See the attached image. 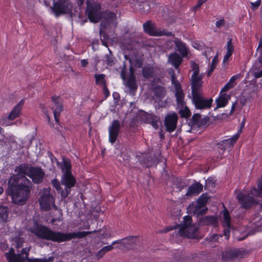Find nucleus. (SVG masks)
Wrapping results in <instances>:
<instances>
[{
  "label": "nucleus",
  "instance_id": "nucleus-50",
  "mask_svg": "<svg viewBox=\"0 0 262 262\" xmlns=\"http://www.w3.org/2000/svg\"><path fill=\"white\" fill-rule=\"evenodd\" d=\"M233 88V85L227 82L224 87L222 89L221 91V93H225L224 92L228 91L230 89Z\"/></svg>",
  "mask_w": 262,
  "mask_h": 262
},
{
  "label": "nucleus",
  "instance_id": "nucleus-9",
  "mask_svg": "<svg viewBox=\"0 0 262 262\" xmlns=\"http://www.w3.org/2000/svg\"><path fill=\"white\" fill-rule=\"evenodd\" d=\"M246 254L247 251L244 249H231L223 252L222 259L225 261L233 260L235 258L243 257Z\"/></svg>",
  "mask_w": 262,
  "mask_h": 262
},
{
  "label": "nucleus",
  "instance_id": "nucleus-5",
  "mask_svg": "<svg viewBox=\"0 0 262 262\" xmlns=\"http://www.w3.org/2000/svg\"><path fill=\"white\" fill-rule=\"evenodd\" d=\"M192 102L195 107L198 110H206L210 108L213 102V99H205L203 97L202 91L191 93Z\"/></svg>",
  "mask_w": 262,
  "mask_h": 262
},
{
  "label": "nucleus",
  "instance_id": "nucleus-53",
  "mask_svg": "<svg viewBox=\"0 0 262 262\" xmlns=\"http://www.w3.org/2000/svg\"><path fill=\"white\" fill-rule=\"evenodd\" d=\"M150 124L155 129L159 128V120L156 117L152 119Z\"/></svg>",
  "mask_w": 262,
  "mask_h": 262
},
{
  "label": "nucleus",
  "instance_id": "nucleus-46",
  "mask_svg": "<svg viewBox=\"0 0 262 262\" xmlns=\"http://www.w3.org/2000/svg\"><path fill=\"white\" fill-rule=\"evenodd\" d=\"M225 228L224 229L223 231V234L224 236H225V238L226 239H228L230 237V228H231V225L229 226H224Z\"/></svg>",
  "mask_w": 262,
  "mask_h": 262
},
{
  "label": "nucleus",
  "instance_id": "nucleus-58",
  "mask_svg": "<svg viewBox=\"0 0 262 262\" xmlns=\"http://www.w3.org/2000/svg\"><path fill=\"white\" fill-rule=\"evenodd\" d=\"M208 208L205 206V207L201 209L198 213L196 214L197 216L203 215L206 213Z\"/></svg>",
  "mask_w": 262,
  "mask_h": 262
},
{
  "label": "nucleus",
  "instance_id": "nucleus-36",
  "mask_svg": "<svg viewBox=\"0 0 262 262\" xmlns=\"http://www.w3.org/2000/svg\"><path fill=\"white\" fill-rule=\"evenodd\" d=\"M179 114L181 117L188 118L191 116V112L188 107L185 106L184 109H181L179 111Z\"/></svg>",
  "mask_w": 262,
  "mask_h": 262
},
{
  "label": "nucleus",
  "instance_id": "nucleus-15",
  "mask_svg": "<svg viewBox=\"0 0 262 262\" xmlns=\"http://www.w3.org/2000/svg\"><path fill=\"white\" fill-rule=\"evenodd\" d=\"M237 199L240 203L242 208L244 209H248L253 205L256 204L258 202L252 196L246 195L244 193H239L237 195Z\"/></svg>",
  "mask_w": 262,
  "mask_h": 262
},
{
  "label": "nucleus",
  "instance_id": "nucleus-26",
  "mask_svg": "<svg viewBox=\"0 0 262 262\" xmlns=\"http://www.w3.org/2000/svg\"><path fill=\"white\" fill-rule=\"evenodd\" d=\"M24 104V100L22 99L10 113L9 116V118L11 120H13L17 117H19V115L20 113V111L21 109V107Z\"/></svg>",
  "mask_w": 262,
  "mask_h": 262
},
{
  "label": "nucleus",
  "instance_id": "nucleus-41",
  "mask_svg": "<svg viewBox=\"0 0 262 262\" xmlns=\"http://www.w3.org/2000/svg\"><path fill=\"white\" fill-rule=\"evenodd\" d=\"M188 209L190 212L196 214L201 209H199V207L195 205L194 202H192L189 204Z\"/></svg>",
  "mask_w": 262,
  "mask_h": 262
},
{
  "label": "nucleus",
  "instance_id": "nucleus-11",
  "mask_svg": "<svg viewBox=\"0 0 262 262\" xmlns=\"http://www.w3.org/2000/svg\"><path fill=\"white\" fill-rule=\"evenodd\" d=\"M178 116L175 112L167 114L164 119V125L166 130L169 133L173 132L177 128Z\"/></svg>",
  "mask_w": 262,
  "mask_h": 262
},
{
  "label": "nucleus",
  "instance_id": "nucleus-43",
  "mask_svg": "<svg viewBox=\"0 0 262 262\" xmlns=\"http://www.w3.org/2000/svg\"><path fill=\"white\" fill-rule=\"evenodd\" d=\"M127 70L125 62H123V67L120 72V76L123 81H125L126 79Z\"/></svg>",
  "mask_w": 262,
  "mask_h": 262
},
{
  "label": "nucleus",
  "instance_id": "nucleus-2",
  "mask_svg": "<svg viewBox=\"0 0 262 262\" xmlns=\"http://www.w3.org/2000/svg\"><path fill=\"white\" fill-rule=\"evenodd\" d=\"M31 231L38 238L58 243L69 241L73 238H84L88 235L96 232V230H94L93 231L63 233L60 231H55L50 227L38 223L34 224Z\"/></svg>",
  "mask_w": 262,
  "mask_h": 262
},
{
  "label": "nucleus",
  "instance_id": "nucleus-3",
  "mask_svg": "<svg viewBox=\"0 0 262 262\" xmlns=\"http://www.w3.org/2000/svg\"><path fill=\"white\" fill-rule=\"evenodd\" d=\"M179 226L178 234L183 237L194 239L197 237L196 232L199 230L198 225L192 223V217L189 215L184 217L183 224L178 225Z\"/></svg>",
  "mask_w": 262,
  "mask_h": 262
},
{
  "label": "nucleus",
  "instance_id": "nucleus-10",
  "mask_svg": "<svg viewBox=\"0 0 262 262\" xmlns=\"http://www.w3.org/2000/svg\"><path fill=\"white\" fill-rule=\"evenodd\" d=\"M39 202L40 208L42 211H49L52 206L55 207L54 199L49 192H44L40 197Z\"/></svg>",
  "mask_w": 262,
  "mask_h": 262
},
{
  "label": "nucleus",
  "instance_id": "nucleus-39",
  "mask_svg": "<svg viewBox=\"0 0 262 262\" xmlns=\"http://www.w3.org/2000/svg\"><path fill=\"white\" fill-rule=\"evenodd\" d=\"M72 166L71 162L69 161H63V164L62 166V170H64L65 172L64 173H71Z\"/></svg>",
  "mask_w": 262,
  "mask_h": 262
},
{
  "label": "nucleus",
  "instance_id": "nucleus-44",
  "mask_svg": "<svg viewBox=\"0 0 262 262\" xmlns=\"http://www.w3.org/2000/svg\"><path fill=\"white\" fill-rule=\"evenodd\" d=\"M30 249L29 248H24L22 249L21 252L20 254H21V256L25 255V261H28V259H29V254Z\"/></svg>",
  "mask_w": 262,
  "mask_h": 262
},
{
  "label": "nucleus",
  "instance_id": "nucleus-33",
  "mask_svg": "<svg viewBox=\"0 0 262 262\" xmlns=\"http://www.w3.org/2000/svg\"><path fill=\"white\" fill-rule=\"evenodd\" d=\"M208 196L207 194L203 193L199 196L196 202L201 205L202 207H205L208 202Z\"/></svg>",
  "mask_w": 262,
  "mask_h": 262
},
{
  "label": "nucleus",
  "instance_id": "nucleus-34",
  "mask_svg": "<svg viewBox=\"0 0 262 262\" xmlns=\"http://www.w3.org/2000/svg\"><path fill=\"white\" fill-rule=\"evenodd\" d=\"M8 212L6 207H0V221L6 222L7 221Z\"/></svg>",
  "mask_w": 262,
  "mask_h": 262
},
{
  "label": "nucleus",
  "instance_id": "nucleus-8",
  "mask_svg": "<svg viewBox=\"0 0 262 262\" xmlns=\"http://www.w3.org/2000/svg\"><path fill=\"white\" fill-rule=\"evenodd\" d=\"M171 83L175 88V97L178 106L183 107L185 104L184 94L181 83L177 79L174 75L171 76Z\"/></svg>",
  "mask_w": 262,
  "mask_h": 262
},
{
  "label": "nucleus",
  "instance_id": "nucleus-19",
  "mask_svg": "<svg viewBox=\"0 0 262 262\" xmlns=\"http://www.w3.org/2000/svg\"><path fill=\"white\" fill-rule=\"evenodd\" d=\"M203 186L199 182H195L189 187L185 196H191L199 194L203 190Z\"/></svg>",
  "mask_w": 262,
  "mask_h": 262
},
{
  "label": "nucleus",
  "instance_id": "nucleus-63",
  "mask_svg": "<svg viewBox=\"0 0 262 262\" xmlns=\"http://www.w3.org/2000/svg\"><path fill=\"white\" fill-rule=\"evenodd\" d=\"M203 5V4L202 3H201L199 0L198 1V3L196 5V6H195L194 7H193V8H192V10L194 12H196V11L200 9L201 7V6Z\"/></svg>",
  "mask_w": 262,
  "mask_h": 262
},
{
  "label": "nucleus",
  "instance_id": "nucleus-30",
  "mask_svg": "<svg viewBox=\"0 0 262 262\" xmlns=\"http://www.w3.org/2000/svg\"><path fill=\"white\" fill-rule=\"evenodd\" d=\"M154 70L152 67H144L142 68V75L146 78H149L153 76Z\"/></svg>",
  "mask_w": 262,
  "mask_h": 262
},
{
  "label": "nucleus",
  "instance_id": "nucleus-20",
  "mask_svg": "<svg viewBox=\"0 0 262 262\" xmlns=\"http://www.w3.org/2000/svg\"><path fill=\"white\" fill-rule=\"evenodd\" d=\"M174 38L173 42L176 45L177 50L179 52L182 57H186L188 54V51L185 43L178 38L174 37Z\"/></svg>",
  "mask_w": 262,
  "mask_h": 262
},
{
  "label": "nucleus",
  "instance_id": "nucleus-7",
  "mask_svg": "<svg viewBox=\"0 0 262 262\" xmlns=\"http://www.w3.org/2000/svg\"><path fill=\"white\" fill-rule=\"evenodd\" d=\"M61 183L64 186L65 188L61 192V195L65 198L71 193V188L75 186L76 180L72 173H64L61 178Z\"/></svg>",
  "mask_w": 262,
  "mask_h": 262
},
{
  "label": "nucleus",
  "instance_id": "nucleus-48",
  "mask_svg": "<svg viewBox=\"0 0 262 262\" xmlns=\"http://www.w3.org/2000/svg\"><path fill=\"white\" fill-rule=\"evenodd\" d=\"M11 121V120L9 118L8 116V117H4L2 119L1 124L2 125L5 126L12 125V123L10 122Z\"/></svg>",
  "mask_w": 262,
  "mask_h": 262
},
{
  "label": "nucleus",
  "instance_id": "nucleus-12",
  "mask_svg": "<svg viewBox=\"0 0 262 262\" xmlns=\"http://www.w3.org/2000/svg\"><path fill=\"white\" fill-rule=\"evenodd\" d=\"M53 102V107L54 117L57 123H59V116L61 112L63 111V101L60 96H53L51 97Z\"/></svg>",
  "mask_w": 262,
  "mask_h": 262
},
{
  "label": "nucleus",
  "instance_id": "nucleus-35",
  "mask_svg": "<svg viewBox=\"0 0 262 262\" xmlns=\"http://www.w3.org/2000/svg\"><path fill=\"white\" fill-rule=\"evenodd\" d=\"M95 78L96 80V83L97 85L102 84L104 85L106 84V81L105 80V75L103 74H95Z\"/></svg>",
  "mask_w": 262,
  "mask_h": 262
},
{
  "label": "nucleus",
  "instance_id": "nucleus-38",
  "mask_svg": "<svg viewBox=\"0 0 262 262\" xmlns=\"http://www.w3.org/2000/svg\"><path fill=\"white\" fill-rule=\"evenodd\" d=\"M227 53L233 54L234 51V46L233 43V39L229 38L226 45Z\"/></svg>",
  "mask_w": 262,
  "mask_h": 262
},
{
  "label": "nucleus",
  "instance_id": "nucleus-4",
  "mask_svg": "<svg viewBox=\"0 0 262 262\" xmlns=\"http://www.w3.org/2000/svg\"><path fill=\"white\" fill-rule=\"evenodd\" d=\"M102 7L100 3L97 2L86 1L85 14L89 20L93 23H98L102 19Z\"/></svg>",
  "mask_w": 262,
  "mask_h": 262
},
{
  "label": "nucleus",
  "instance_id": "nucleus-25",
  "mask_svg": "<svg viewBox=\"0 0 262 262\" xmlns=\"http://www.w3.org/2000/svg\"><path fill=\"white\" fill-rule=\"evenodd\" d=\"M168 60L171 65H172L176 69H177L181 64L182 62V58L178 53H173L170 54Z\"/></svg>",
  "mask_w": 262,
  "mask_h": 262
},
{
  "label": "nucleus",
  "instance_id": "nucleus-14",
  "mask_svg": "<svg viewBox=\"0 0 262 262\" xmlns=\"http://www.w3.org/2000/svg\"><path fill=\"white\" fill-rule=\"evenodd\" d=\"M120 129V124L118 120H114L108 128V140L114 144L117 140Z\"/></svg>",
  "mask_w": 262,
  "mask_h": 262
},
{
  "label": "nucleus",
  "instance_id": "nucleus-28",
  "mask_svg": "<svg viewBox=\"0 0 262 262\" xmlns=\"http://www.w3.org/2000/svg\"><path fill=\"white\" fill-rule=\"evenodd\" d=\"M126 85L131 92H134L136 91L138 89V85L136 83V77H128Z\"/></svg>",
  "mask_w": 262,
  "mask_h": 262
},
{
  "label": "nucleus",
  "instance_id": "nucleus-56",
  "mask_svg": "<svg viewBox=\"0 0 262 262\" xmlns=\"http://www.w3.org/2000/svg\"><path fill=\"white\" fill-rule=\"evenodd\" d=\"M134 62H135V66L138 68H140L142 67V65H143V62H142V60L140 58H136L135 61H134Z\"/></svg>",
  "mask_w": 262,
  "mask_h": 262
},
{
  "label": "nucleus",
  "instance_id": "nucleus-18",
  "mask_svg": "<svg viewBox=\"0 0 262 262\" xmlns=\"http://www.w3.org/2000/svg\"><path fill=\"white\" fill-rule=\"evenodd\" d=\"M144 31L149 36H156L157 33V28L156 25L151 20H148L143 24Z\"/></svg>",
  "mask_w": 262,
  "mask_h": 262
},
{
  "label": "nucleus",
  "instance_id": "nucleus-22",
  "mask_svg": "<svg viewBox=\"0 0 262 262\" xmlns=\"http://www.w3.org/2000/svg\"><path fill=\"white\" fill-rule=\"evenodd\" d=\"M241 132L239 130L236 134L233 135L231 138L222 140V143L224 144V146L227 149H231L236 141L238 139Z\"/></svg>",
  "mask_w": 262,
  "mask_h": 262
},
{
  "label": "nucleus",
  "instance_id": "nucleus-29",
  "mask_svg": "<svg viewBox=\"0 0 262 262\" xmlns=\"http://www.w3.org/2000/svg\"><path fill=\"white\" fill-rule=\"evenodd\" d=\"M102 16L109 24L113 23L116 19V14L113 11H104Z\"/></svg>",
  "mask_w": 262,
  "mask_h": 262
},
{
  "label": "nucleus",
  "instance_id": "nucleus-54",
  "mask_svg": "<svg viewBox=\"0 0 262 262\" xmlns=\"http://www.w3.org/2000/svg\"><path fill=\"white\" fill-rule=\"evenodd\" d=\"M225 25V20L224 19H220L217 20L215 23V27L218 28H220L223 27Z\"/></svg>",
  "mask_w": 262,
  "mask_h": 262
},
{
  "label": "nucleus",
  "instance_id": "nucleus-52",
  "mask_svg": "<svg viewBox=\"0 0 262 262\" xmlns=\"http://www.w3.org/2000/svg\"><path fill=\"white\" fill-rule=\"evenodd\" d=\"M261 0H257L255 2H251V9L253 10L257 9L260 6Z\"/></svg>",
  "mask_w": 262,
  "mask_h": 262
},
{
  "label": "nucleus",
  "instance_id": "nucleus-62",
  "mask_svg": "<svg viewBox=\"0 0 262 262\" xmlns=\"http://www.w3.org/2000/svg\"><path fill=\"white\" fill-rule=\"evenodd\" d=\"M113 245H114L112 244L111 245L106 246L103 247L102 249H103V251H104V252L106 253L107 252L111 251L114 249Z\"/></svg>",
  "mask_w": 262,
  "mask_h": 262
},
{
  "label": "nucleus",
  "instance_id": "nucleus-1",
  "mask_svg": "<svg viewBox=\"0 0 262 262\" xmlns=\"http://www.w3.org/2000/svg\"><path fill=\"white\" fill-rule=\"evenodd\" d=\"M32 166L23 163L17 166L14 169L17 174H13L8 181L7 191L14 203L24 205L29 197L30 188L27 185L29 180L25 177L28 176Z\"/></svg>",
  "mask_w": 262,
  "mask_h": 262
},
{
  "label": "nucleus",
  "instance_id": "nucleus-51",
  "mask_svg": "<svg viewBox=\"0 0 262 262\" xmlns=\"http://www.w3.org/2000/svg\"><path fill=\"white\" fill-rule=\"evenodd\" d=\"M52 184L53 186L57 190H59L61 189L60 187V184L59 183V181L57 180V179H55L53 180H52Z\"/></svg>",
  "mask_w": 262,
  "mask_h": 262
},
{
  "label": "nucleus",
  "instance_id": "nucleus-21",
  "mask_svg": "<svg viewBox=\"0 0 262 262\" xmlns=\"http://www.w3.org/2000/svg\"><path fill=\"white\" fill-rule=\"evenodd\" d=\"M5 255L8 262H24L25 258L21 256V254H16L14 250L11 248L9 252L6 253Z\"/></svg>",
  "mask_w": 262,
  "mask_h": 262
},
{
  "label": "nucleus",
  "instance_id": "nucleus-6",
  "mask_svg": "<svg viewBox=\"0 0 262 262\" xmlns=\"http://www.w3.org/2000/svg\"><path fill=\"white\" fill-rule=\"evenodd\" d=\"M72 3L70 0H57L54 2L52 10L56 16L72 13Z\"/></svg>",
  "mask_w": 262,
  "mask_h": 262
},
{
  "label": "nucleus",
  "instance_id": "nucleus-59",
  "mask_svg": "<svg viewBox=\"0 0 262 262\" xmlns=\"http://www.w3.org/2000/svg\"><path fill=\"white\" fill-rule=\"evenodd\" d=\"M232 54L226 52L225 55L224 56V58H223V63L228 62L229 58L232 56Z\"/></svg>",
  "mask_w": 262,
  "mask_h": 262
},
{
  "label": "nucleus",
  "instance_id": "nucleus-16",
  "mask_svg": "<svg viewBox=\"0 0 262 262\" xmlns=\"http://www.w3.org/2000/svg\"><path fill=\"white\" fill-rule=\"evenodd\" d=\"M203 76L199 74H192L191 77V93L202 91Z\"/></svg>",
  "mask_w": 262,
  "mask_h": 262
},
{
  "label": "nucleus",
  "instance_id": "nucleus-27",
  "mask_svg": "<svg viewBox=\"0 0 262 262\" xmlns=\"http://www.w3.org/2000/svg\"><path fill=\"white\" fill-rule=\"evenodd\" d=\"M142 162L147 167H151L154 165L157 166L158 163L156 157L155 156V157H154L148 154L143 157Z\"/></svg>",
  "mask_w": 262,
  "mask_h": 262
},
{
  "label": "nucleus",
  "instance_id": "nucleus-64",
  "mask_svg": "<svg viewBox=\"0 0 262 262\" xmlns=\"http://www.w3.org/2000/svg\"><path fill=\"white\" fill-rule=\"evenodd\" d=\"M106 253L104 252V251L103 250V249L101 248L97 253V257L98 258L102 257Z\"/></svg>",
  "mask_w": 262,
  "mask_h": 262
},
{
  "label": "nucleus",
  "instance_id": "nucleus-61",
  "mask_svg": "<svg viewBox=\"0 0 262 262\" xmlns=\"http://www.w3.org/2000/svg\"><path fill=\"white\" fill-rule=\"evenodd\" d=\"M208 119L206 118H203L202 119L201 118L198 124H197V125H200V126H203V125H205L207 121H208Z\"/></svg>",
  "mask_w": 262,
  "mask_h": 262
},
{
  "label": "nucleus",
  "instance_id": "nucleus-57",
  "mask_svg": "<svg viewBox=\"0 0 262 262\" xmlns=\"http://www.w3.org/2000/svg\"><path fill=\"white\" fill-rule=\"evenodd\" d=\"M103 93L105 98H107L110 96V91L107 88L106 84L103 85Z\"/></svg>",
  "mask_w": 262,
  "mask_h": 262
},
{
  "label": "nucleus",
  "instance_id": "nucleus-60",
  "mask_svg": "<svg viewBox=\"0 0 262 262\" xmlns=\"http://www.w3.org/2000/svg\"><path fill=\"white\" fill-rule=\"evenodd\" d=\"M217 63V56L216 55L213 58V59L211 61V64L210 67H213V68L215 69Z\"/></svg>",
  "mask_w": 262,
  "mask_h": 262
},
{
  "label": "nucleus",
  "instance_id": "nucleus-24",
  "mask_svg": "<svg viewBox=\"0 0 262 262\" xmlns=\"http://www.w3.org/2000/svg\"><path fill=\"white\" fill-rule=\"evenodd\" d=\"M230 99V95L226 93H220L219 97L215 100L216 107H224L228 104L229 99Z\"/></svg>",
  "mask_w": 262,
  "mask_h": 262
},
{
  "label": "nucleus",
  "instance_id": "nucleus-55",
  "mask_svg": "<svg viewBox=\"0 0 262 262\" xmlns=\"http://www.w3.org/2000/svg\"><path fill=\"white\" fill-rule=\"evenodd\" d=\"M239 78L238 75H235L232 76L228 82L231 84L233 85V87L236 84L235 80H237Z\"/></svg>",
  "mask_w": 262,
  "mask_h": 262
},
{
  "label": "nucleus",
  "instance_id": "nucleus-37",
  "mask_svg": "<svg viewBox=\"0 0 262 262\" xmlns=\"http://www.w3.org/2000/svg\"><path fill=\"white\" fill-rule=\"evenodd\" d=\"M54 258L53 256H50L48 258H29L27 262H53Z\"/></svg>",
  "mask_w": 262,
  "mask_h": 262
},
{
  "label": "nucleus",
  "instance_id": "nucleus-17",
  "mask_svg": "<svg viewBox=\"0 0 262 262\" xmlns=\"http://www.w3.org/2000/svg\"><path fill=\"white\" fill-rule=\"evenodd\" d=\"M138 237V236H127L123 238L114 241L112 243V245L120 244L123 245L125 248L130 249L133 245L136 244Z\"/></svg>",
  "mask_w": 262,
  "mask_h": 262
},
{
  "label": "nucleus",
  "instance_id": "nucleus-31",
  "mask_svg": "<svg viewBox=\"0 0 262 262\" xmlns=\"http://www.w3.org/2000/svg\"><path fill=\"white\" fill-rule=\"evenodd\" d=\"M223 226H229L231 225V217L229 211L225 209L223 212Z\"/></svg>",
  "mask_w": 262,
  "mask_h": 262
},
{
  "label": "nucleus",
  "instance_id": "nucleus-23",
  "mask_svg": "<svg viewBox=\"0 0 262 262\" xmlns=\"http://www.w3.org/2000/svg\"><path fill=\"white\" fill-rule=\"evenodd\" d=\"M217 224V220L216 217L212 215H207L199 220L198 226H202L204 225L216 226Z\"/></svg>",
  "mask_w": 262,
  "mask_h": 262
},
{
  "label": "nucleus",
  "instance_id": "nucleus-32",
  "mask_svg": "<svg viewBox=\"0 0 262 262\" xmlns=\"http://www.w3.org/2000/svg\"><path fill=\"white\" fill-rule=\"evenodd\" d=\"M166 36L168 37H174V34L172 32L168 31L167 30L163 29L162 30L160 29H157V33L156 36Z\"/></svg>",
  "mask_w": 262,
  "mask_h": 262
},
{
  "label": "nucleus",
  "instance_id": "nucleus-40",
  "mask_svg": "<svg viewBox=\"0 0 262 262\" xmlns=\"http://www.w3.org/2000/svg\"><path fill=\"white\" fill-rule=\"evenodd\" d=\"M216 146H217V152H219V155H220V158L222 159L223 158L222 155L224 154L226 149H227L224 146V144H223L222 143V141L217 143L216 144Z\"/></svg>",
  "mask_w": 262,
  "mask_h": 262
},
{
  "label": "nucleus",
  "instance_id": "nucleus-47",
  "mask_svg": "<svg viewBox=\"0 0 262 262\" xmlns=\"http://www.w3.org/2000/svg\"><path fill=\"white\" fill-rule=\"evenodd\" d=\"M201 118V115L200 114H194L192 116L191 119L192 122L194 124H198L200 119Z\"/></svg>",
  "mask_w": 262,
  "mask_h": 262
},
{
  "label": "nucleus",
  "instance_id": "nucleus-45",
  "mask_svg": "<svg viewBox=\"0 0 262 262\" xmlns=\"http://www.w3.org/2000/svg\"><path fill=\"white\" fill-rule=\"evenodd\" d=\"M192 70L193 71V74H199L200 72V68L199 64L196 63H195L194 61L192 62L191 65Z\"/></svg>",
  "mask_w": 262,
  "mask_h": 262
},
{
  "label": "nucleus",
  "instance_id": "nucleus-13",
  "mask_svg": "<svg viewBox=\"0 0 262 262\" xmlns=\"http://www.w3.org/2000/svg\"><path fill=\"white\" fill-rule=\"evenodd\" d=\"M45 176V173L41 167L33 166H32L29 170V173L28 174V176L35 184L41 183L43 181Z\"/></svg>",
  "mask_w": 262,
  "mask_h": 262
},
{
  "label": "nucleus",
  "instance_id": "nucleus-42",
  "mask_svg": "<svg viewBox=\"0 0 262 262\" xmlns=\"http://www.w3.org/2000/svg\"><path fill=\"white\" fill-rule=\"evenodd\" d=\"M100 34L102 44L105 47H107V40L108 38L107 34L106 33L102 32L101 30L100 31Z\"/></svg>",
  "mask_w": 262,
  "mask_h": 262
},
{
  "label": "nucleus",
  "instance_id": "nucleus-49",
  "mask_svg": "<svg viewBox=\"0 0 262 262\" xmlns=\"http://www.w3.org/2000/svg\"><path fill=\"white\" fill-rule=\"evenodd\" d=\"M105 58L107 64L112 66L114 63V57L112 54L106 55Z\"/></svg>",
  "mask_w": 262,
  "mask_h": 262
}]
</instances>
